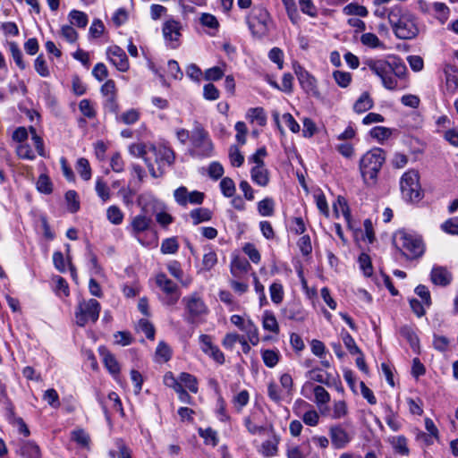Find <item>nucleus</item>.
I'll return each instance as SVG.
<instances>
[{
	"label": "nucleus",
	"mask_w": 458,
	"mask_h": 458,
	"mask_svg": "<svg viewBox=\"0 0 458 458\" xmlns=\"http://www.w3.org/2000/svg\"><path fill=\"white\" fill-rule=\"evenodd\" d=\"M366 64L381 79L383 86L390 90L397 88V78H403L407 71L404 63L395 56L387 60L369 59L366 62Z\"/></svg>",
	"instance_id": "f257e3e1"
},
{
	"label": "nucleus",
	"mask_w": 458,
	"mask_h": 458,
	"mask_svg": "<svg viewBox=\"0 0 458 458\" xmlns=\"http://www.w3.org/2000/svg\"><path fill=\"white\" fill-rule=\"evenodd\" d=\"M386 161V152L380 148H374L366 152L360 160V172L364 182L375 185L377 175Z\"/></svg>",
	"instance_id": "f03ea898"
},
{
	"label": "nucleus",
	"mask_w": 458,
	"mask_h": 458,
	"mask_svg": "<svg viewBox=\"0 0 458 458\" xmlns=\"http://www.w3.org/2000/svg\"><path fill=\"white\" fill-rule=\"evenodd\" d=\"M138 204L141 208V212L133 217L131 223L132 233L135 236L150 228L153 224L151 216L156 212V199L152 198L146 199L140 196L138 199Z\"/></svg>",
	"instance_id": "7ed1b4c3"
},
{
	"label": "nucleus",
	"mask_w": 458,
	"mask_h": 458,
	"mask_svg": "<svg viewBox=\"0 0 458 458\" xmlns=\"http://www.w3.org/2000/svg\"><path fill=\"white\" fill-rule=\"evenodd\" d=\"M252 35L262 38L268 34L272 20L267 10L262 5H255L246 18Z\"/></svg>",
	"instance_id": "20e7f679"
},
{
	"label": "nucleus",
	"mask_w": 458,
	"mask_h": 458,
	"mask_svg": "<svg viewBox=\"0 0 458 458\" xmlns=\"http://www.w3.org/2000/svg\"><path fill=\"white\" fill-rule=\"evenodd\" d=\"M419 179V173L415 170H410L402 176L400 187L403 198L405 200L419 202L423 198Z\"/></svg>",
	"instance_id": "39448f33"
},
{
	"label": "nucleus",
	"mask_w": 458,
	"mask_h": 458,
	"mask_svg": "<svg viewBox=\"0 0 458 458\" xmlns=\"http://www.w3.org/2000/svg\"><path fill=\"white\" fill-rule=\"evenodd\" d=\"M396 237L393 242L398 249L404 250L403 251L404 256L414 259L423 254L424 245L420 238L403 231L398 232Z\"/></svg>",
	"instance_id": "423d86ee"
},
{
	"label": "nucleus",
	"mask_w": 458,
	"mask_h": 458,
	"mask_svg": "<svg viewBox=\"0 0 458 458\" xmlns=\"http://www.w3.org/2000/svg\"><path fill=\"white\" fill-rule=\"evenodd\" d=\"M100 310V303L95 299L80 301L75 311L76 324L85 327L89 321L95 323L98 319Z\"/></svg>",
	"instance_id": "0eeeda50"
},
{
	"label": "nucleus",
	"mask_w": 458,
	"mask_h": 458,
	"mask_svg": "<svg viewBox=\"0 0 458 458\" xmlns=\"http://www.w3.org/2000/svg\"><path fill=\"white\" fill-rule=\"evenodd\" d=\"M182 302L186 310L185 320L190 324H195L198 318L208 313L205 302L197 293L184 297Z\"/></svg>",
	"instance_id": "6e6552de"
},
{
	"label": "nucleus",
	"mask_w": 458,
	"mask_h": 458,
	"mask_svg": "<svg viewBox=\"0 0 458 458\" xmlns=\"http://www.w3.org/2000/svg\"><path fill=\"white\" fill-rule=\"evenodd\" d=\"M191 140L192 145L199 149L202 156H210L213 150V143L208 138V131L198 122L194 123V128L191 133Z\"/></svg>",
	"instance_id": "1a4fd4ad"
},
{
	"label": "nucleus",
	"mask_w": 458,
	"mask_h": 458,
	"mask_svg": "<svg viewBox=\"0 0 458 458\" xmlns=\"http://www.w3.org/2000/svg\"><path fill=\"white\" fill-rule=\"evenodd\" d=\"M157 285L165 293L164 303L172 306L180 299L181 293L177 284L169 279L164 273H160L156 277Z\"/></svg>",
	"instance_id": "9d476101"
},
{
	"label": "nucleus",
	"mask_w": 458,
	"mask_h": 458,
	"mask_svg": "<svg viewBox=\"0 0 458 458\" xmlns=\"http://www.w3.org/2000/svg\"><path fill=\"white\" fill-rule=\"evenodd\" d=\"M395 36L401 39L414 38L418 33L419 29L414 21V18L410 14L393 29Z\"/></svg>",
	"instance_id": "9b49d317"
},
{
	"label": "nucleus",
	"mask_w": 458,
	"mask_h": 458,
	"mask_svg": "<svg viewBox=\"0 0 458 458\" xmlns=\"http://www.w3.org/2000/svg\"><path fill=\"white\" fill-rule=\"evenodd\" d=\"M106 55L109 61L117 68L118 71H128L130 67L129 60L123 48L118 46H112L107 48Z\"/></svg>",
	"instance_id": "f8f14e48"
},
{
	"label": "nucleus",
	"mask_w": 458,
	"mask_h": 458,
	"mask_svg": "<svg viewBox=\"0 0 458 458\" xmlns=\"http://www.w3.org/2000/svg\"><path fill=\"white\" fill-rule=\"evenodd\" d=\"M293 70L304 91L315 93L317 91L316 79L298 63L293 64Z\"/></svg>",
	"instance_id": "ddd939ff"
},
{
	"label": "nucleus",
	"mask_w": 458,
	"mask_h": 458,
	"mask_svg": "<svg viewBox=\"0 0 458 458\" xmlns=\"http://www.w3.org/2000/svg\"><path fill=\"white\" fill-rule=\"evenodd\" d=\"M130 152L131 155L139 157H142L148 168L149 174L154 178H159L163 176L165 174V171L160 166L157 168V170L155 169L153 164L149 161V159L146 157L148 151H147V146L143 143H135L130 146Z\"/></svg>",
	"instance_id": "4468645a"
},
{
	"label": "nucleus",
	"mask_w": 458,
	"mask_h": 458,
	"mask_svg": "<svg viewBox=\"0 0 458 458\" xmlns=\"http://www.w3.org/2000/svg\"><path fill=\"white\" fill-rule=\"evenodd\" d=\"M149 151H151L154 156L156 162L158 164V167L161 166L160 163L165 162L168 165H172L175 160V153L174 150L166 146H160L158 148L155 146H150Z\"/></svg>",
	"instance_id": "2eb2a0df"
},
{
	"label": "nucleus",
	"mask_w": 458,
	"mask_h": 458,
	"mask_svg": "<svg viewBox=\"0 0 458 458\" xmlns=\"http://www.w3.org/2000/svg\"><path fill=\"white\" fill-rule=\"evenodd\" d=\"M430 278L434 284L446 286L451 283L452 275L443 267H434Z\"/></svg>",
	"instance_id": "dca6fc26"
},
{
	"label": "nucleus",
	"mask_w": 458,
	"mask_h": 458,
	"mask_svg": "<svg viewBox=\"0 0 458 458\" xmlns=\"http://www.w3.org/2000/svg\"><path fill=\"white\" fill-rule=\"evenodd\" d=\"M330 437L332 444L336 448H343L349 442L346 431L340 426L332 427L330 428Z\"/></svg>",
	"instance_id": "f3484780"
},
{
	"label": "nucleus",
	"mask_w": 458,
	"mask_h": 458,
	"mask_svg": "<svg viewBox=\"0 0 458 458\" xmlns=\"http://www.w3.org/2000/svg\"><path fill=\"white\" fill-rule=\"evenodd\" d=\"M250 174L251 180L261 187L267 186L269 182V172L265 165L253 166Z\"/></svg>",
	"instance_id": "a211bd4d"
},
{
	"label": "nucleus",
	"mask_w": 458,
	"mask_h": 458,
	"mask_svg": "<svg viewBox=\"0 0 458 458\" xmlns=\"http://www.w3.org/2000/svg\"><path fill=\"white\" fill-rule=\"evenodd\" d=\"M250 268V262L244 258L236 257L231 262V273L237 278L246 274Z\"/></svg>",
	"instance_id": "6ab92c4d"
},
{
	"label": "nucleus",
	"mask_w": 458,
	"mask_h": 458,
	"mask_svg": "<svg viewBox=\"0 0 458 458\" xmlns=\"http://www.w3.org/2000/svg\"><path fill=\"white\" fill-rule=\"evenodd\" d=\"M99 352L103 357V361L106 368L113 375H117L120 372V366L114 356L107 351L105 347L99 348Z\"/></svg>",
	"instance_id": "aec40b11"
},
{
	"label": "nucleus",
	"mask_w": 458,
	"mask_h": 458,
	"mask_svg": "<svg viewBox=\"0 0 458 458\" xmlns=\"http://www.w3.org/2000/svg\"><path fill=\"white\" fill-rule=\"evenodd\" d=\"M101 92L105 96H109L107 105L112 112L117 111V104L114 101L115 83L113 80L106 81L101 87Z\"/></svg>",
	"instance_id": "412c9836"
},
{
	"label": "nucleus",
	"mask_w": 458,
	"mask_h": 458,
	"mask_svg": "<svg viewBox=\"0 0 458 458\" xmlns=\"http://www.w3.org/2000/svg\"><path fill=\"white\" fill-rule=\"evenodd\" d=\"M446 87L454 91L458 88V69L454 65L447 64L444 69Z\"/></svg>",
	"instance_id": "4be33fe9"
},
{
	"label": "nucleus",
	"mask_w": 458,
	"mask_h": 458,
	"mask_svg": "<svg viewBox=\"0 0 458 458\" xmlns=\"http://www.w3.org/2000/svg\"><path fill=\"white\" fill-rule=\"evenodd\" d=\"M400 335L405 338L408 343L410 344L411 348L417 352L420 347V341L419 337L415 334L414 330L410 326H403L399 329Z\"/></svg>",
	"instance_id": "5701e85b"
},
{
	"label": "nucleus",
	"mask_w": 458,
	"mask_h": 458,
	"mask_svg": "<svg viewBox=\"0 0 458 458\" xmlns=\"http://www.w3.org/2000/svg\"><path fill=\"white\" fill-rule=\"evenodd\" d=\"M163 34L165 39L178 40L180 34V24L174 20L166 21L163 26Z\"/></svg>",
	"instance_id": "b1692460"
},
{
	"label": "nucleus",
	"mask_w": 458,
	"mask_h": 458,
	"mask_svg": "<svg viewBox=\"0 0 458 458\" xmlns=\"http://www.w3.org/2000/svg\"><path fill=\"white\" fill-rule=\"evenodd\" d=\"M374 102L369 92H363L353 105L354 112L358 114L364 113L373 107Z\"/></svg>",
	"instance_id": "393cba45"
},
{
	"label": "nucleus",
	"mask_w": 458,
	"mask_h": 458,
	"mask_svg": "<svg viewBox=\"0 0 458 458\" xmlns=\"http://www.w3.org/2000/svg\"><path fill=\"white\" fill-rule=\"evenodd\" d=\"M408 12L404 11L401 6L395 5L388 10L387 18L388 21L394 29L397 24H399L403 18H406L410 15Z\"/></svg>",
	"instance_id": "a878e982"
},
{
	"label": "nucleus",
	"mask_w": 458,
	"mask_h": 458,
	"mask_svg": "<svg viewBox=\"0 0 458 458\" xmlns=\"http://www.w3.org/2000/svg\"><path fill=\"white\" fill-rule=\"evenodd\" d=\"M21 455L24 458H41V452L35 443L27 441L21 447Z\"/></svg>",
	"instance_id": "bb28decb"
},
{
	"label": "nucleus",
	"mask_w": 458,
	"mask_h": 458,
	"mask_svg": "<svg viewBox=\"0 0 458 458\" xmlns=\"http://www.w3.org/2000/svg\"><path fill=\"white\" fill-rule=\"evenodd\" d=\"M193 225H197L202 222L209 221L212 218V212L204 208H195L190 213Z\"/></svg>",
	"instance_id": "cd10ccee"
},
{
	"label": "nucleus",
	"mask_w": 458,
	"mask_h": 458,
	"mask_svg": "<svg viewBox=\"0 0 458 458\" xmlns=\"http://www.w3.org/2000/svg\"><path fill=\"white\" fill-rule=\"evenodd\" d=\"M263 327L267 331H270L277 334L279 332V326L277 320L273 314V312L269 310H266L263 315Z\"/></svg>",
	"instance_id": "c85d7f7f"
},
{
	"label": "nucleus",
	"mask_w": 458,
	"mask_h": 458,
	"mask_svg": "<svg viewBox=\"0 0 458 458\" xmlns=\"http://www.w3.org/2000/svg\"><path fill=\"white\" fill-rule=\"evenodd\" d=\"M338 208H340L343 216H344V218L348 224V226L350 228H352L351 210H350V208L348 206L346 199L344 197L339 196L337 198V201L334 204V210L335 213H338Z\"/></svg>",
	"instance_id": "c756f323"
},
{
	"label": "nucleus",
	"mask_w": 458,
	"mask_h": 458,
	"mask_svg": "<svg viewBox=\"0 0 458 458\" xmlns=\"http://www.w3.org/2000/svg\"><path fill=\"white\" fill-rule=\"evenodd\" d=\"M343 13L345 15H356L360 17H366L369 13L367 8L363 5L359 4L358 3H350L346 6L344 7Z\"/></svg>",
	"instance_id": "7c9ffc66"
},
{
	"label": "nucleus",
	"mask_w": 458,
	"mask_h": 458,
	"mask_svg": "<svg viewBox=\"0 0 458 458\" xmlns=\"http://www.w3.org/2000/svg\"><path fill=\"white\" fill-rule=\"evenodd\" d=\"M179 380L182 385L183 384L191 392L194 394L198 392V380L193 375L187 372H182L179 376Z\"/></svg>",
	"instance_id": "2f4dec72"
},
{
	"label": "nucleus",
	"mask_w": 458,
	"mask_h": 458,
	"mask_svg": "<svg viewBox=\"0 0 458 458\" xmlns=\"http://www.w3.org/2000/svg\"><path fill=\"white\" fill-rule=\"evenodd\" d=\"M258 210L263 216H271L275 210V202L271 198H266L258 203Z\"/></svg>",
	"instance_id": "473e14b6"
},
{
	"label": "nucleus",
	"mask_w": 458,
	"mask_h": 458,
	"mask_svg": "<svg viewBox=\"0 0 458 458\" xmlns=\"http://www.w3.org/2000/svg\"><path fill=\"white\" fill-rule=\"evenodd\" d=\"M360 42L364 46H367L371 48H377V47L383 48L385 47L384 43L379 40L376 34L370 33V32L362 34L360 37Z\"/></svg>",
	"instance_id": "72a5a7b5"
},
{
	"label": "nucleus",
	"mask_w": 458,
	"mask_h": 458,
	"mask_svg": "<svg viewBox=\"0 0 458 458\" xmlns=\"http://www.w3.org/2000/svg\"><path fill=\"white\" fill-rule=\"evenodd\" d=\"M71 23L76 25L79 28H85L88 24V16L85 13L72 10L69 13Z\"/></svg>",
	"instance_id": "f704fd0d"
},
{
	"label": "nucleus",
	"mask_w": 458,
	"mask_h": 458,
	"mask_svg": "<svg viewBox=\"0 0 458 458\" xmlns=\"http://www.w3.org/2000/svg\"><path fill=\"white\" fill-rule=\"evenodd\" d=\"M392 132L393 131L390 128L376 126L370 130L369 135L379 142H382L387 140L392 135Z\"/></svg>",
	"instance_id": "c9c22d12"
},
{
	"label": "nucleus",
	"mask_w": 458,
	"mask_h": 458,
	"mask_svg": "<svg viewBox=\"0 0 458 458\" xmlns=\"http://www.w3.org/2000/svg\"><path fill=\"white\" fill-rule=\"evenodd\" d=\"M37 189L39 192L44 194H50L53 191V183L50 180V178L45 174H42L38 176V182H37Z\"/></svg>",
	"instance_id": "e433bc0d"
},
{
	"label": "nucleus",
	"mask_w": 458,
	"mask_h": 458,
	"mask_svg": "<svg viewBox=\"0 0 458 458\" xmlns=\"http://www.w3.org/2000/svg\"><path fill=\"white\" fill-rule=\"evenodd\" d=\"M9 48L12 54V56L16 64V65L21 69L24 70L26 68V64L22 60V53L15 42H9Z\"/></svg>",
	"instance_id": "4c0bfd02"
},
{
	"label": "nucleus",
	"mask_w": 458,
	"mask_h": 458,
	"mask_svg": "<svg viewBox=\"0 0 458 458\" xmlns=\"http://www.w3.org/2000/svg\"><path fill=\"white\" fill-rule=\"evenodd\" d=\"M262 359L267 367L274 368L279 361V353L274 350H264Z\"/></svg>",
	"instance_id": "58836bf2"
},
{
	"label": "nucleus",
	"mask_w": 458,
	"mask_h": 458,
	"mask_svg": "<svg viewBox=\"0 0 458 458\" xmlns=\"http://www.w3.org/2000/svg\"><path fill=\"white\" fill-rule=\"evenodd\" d=\"M242 331H245L250 342L253 345H257L259 338V330L257 327L253 324L251 320H248L246 322V326L242 327Z\"/></svg>",
	"instance_id": "ea45409f"
},
{
	"label": "nucleus",
	"mask_w": 458,
	"mask_h": 458,
	"mask_svg": "<svg viewBox=\"0 0 458 458\" xmlns=\"http://www.w3.org/2000/svg\"><path fill=\"white\" fill-rule=\"evenodd\" d=\"M179 249L176 238H167L162 242L160 250L163 254H174Z\"/></svg>",
	"instance_id": "a19ab883"
},
{
	"label": "nucleus",
	"mask_w": 458,
	"mask_h": 458,
	"mask_svg": "<svg viewBox=\"0 0 458 458\" xmlns=\"http://www.w3.org/2000/svg\"><path fill=\"white\" fill-rule=\"evenodd\" d=\"M107 219L114 225H120L123 220V214L117 206H111L106 211Z\"/></svg>",
	"instance_id": "79ce46f5"
},
{
	"label": "nucleus",
	"mask_w": 458,
	"mask_h": 458,
	"mask_svg": "<svg viewBox=\"0 0 458 458\" xmlns=\"http://www.w3.org/2000/svg\"><path fill=\"white\" fill-rule=\"evenodd\" d=\"M343 342L352 355L360 353V349L357 346L352 336L346 331L342 332Z\"/></svg>",
	"instance_id": "37998d69"
},
{
	"label": "nucleus",
	"mask_w": 458,
	"mask_h": 458,
	"mask_svg": "<svg viewBox=\"0 0 458 458\" xmlns=\"http://www.w3.org/2000/svg\"><path fill=\"white\" fill-rule=\"evenodd\" d=\"M229 158L232 165L235 167H240L244 162L243 155L235 145H232L229 148Z\"/></svg>",
	"instance_id": "c03bdc74"
},
{
	"label": "nucleus",
	"mask_w": 458,
	"mask_h": 458,
	"mask_svg": "<svg viewBox=\"0 0 458 458\" xmlns=\"http://www.w3.org/2000/svg\"><path fill=\"white\" fill-rule=\"evenodd\" d=\"M271 300L275 304H279L284 299L283 285L279 283H273L269 287Z\"/></svg>",
	"instance_id": "a18cd8bd"
},
{
	"label": "nucleus",
	"mask_w": 458,
	"mask_h": 458,
	"mask_svg": "<svg viewBox=\"0 0 458 458\" xmlns=\"http://www.w3.org/2000/svg\"><path fill=\"white\" fill-rule=\"evenodd\" d=\"M77 171L83 180L88 181L90 179L91 169H90L89 163L88 159L81 157L78 160Z\"/></svg>",
	"instance_id": "49530a36"
},
{
	"label": "nucleus",
	"mask_w": 458,
	"mask_h": 458,
	"mask_svg": "<svg viewBox=\"0 0 458 458\" xmlns=\"http://www.w3.org/2000/svg\"><path fill=\"white\" fill-rule=\"evenodd\" d=\"M220 189L225 197H233L235 193L234 182L230 177H225L220 182Z\"/></svg>",
	"instance_id": "de8ad7c7"
},
{
	"label": "nucleus",
	"mask_w": 458,
	"mask_h": 458,
	"mask_svg": "<svg viewBox=\"0 0 458 458\" xmlns=\"http://www.w3.org/2000/svg\"><path fill=\"white\" fill-rule=\"evenodd\" d=\"M65 200L68 205V209L72 213H76L80 209V202L78 200V195L75 191H68L65 193Z\"/></svg>",
	"instance_id": "09e8293b"
},
{
	"label": "nucleus",
	"mask_w": 458,
	"mask_h": 458,
	"mask_svg": "<svg viewBox=\"0 0 458 458\" xmlns=\"http://www.w3.org/2000/svg\"><path fill=\"white\" fill-rule=\"evenodd\" d=\"M359 263L364 276H370L373 274V267L370 257L366 253H361L359 257Z\"/></svg>",
	"instance_id": "8fccbe9b"
},
{
	"label": "nucleus",
	"mask_w": 458,
	"mask_h": 458,
	"mask_svg": "<svg viewBox=\"0 0 458 458\" xmlns=\"http://www.w3.org/2000/svg\"><path fill=\"white\" fill-rule=\"evenodd\" d=\"M284 316L290 320L301 321L304 319L303 312L297 307H286L282 310Z\"/></svg>",
	"instance_id": "3c124183"
},
{
	"label": "nucleus",
	"mask_w": 458,
	"mask_h": 458,
	"mask_svg": "<svg viewBox=\"0 0 458 458\" xmlns=\"http://www.w3.org/2000/svg\"><path fill=\"white\" fill-rule=\"evenodd\" d=\"M72 439L82 447L89 445V436L83 429H77L72 432Z\"/></svg>",
	"instance_id": "603ef678"
},
{
	"label": "nucleus",
	"mask_w": 458,
	"mask_h": 458,
	"mask_svg": "<svg viewBox=\"0 0 458 458\" xmlns=\"http://www.w3.org/2000/svg\"><path fill=\"white\" fill-rule=\"evenodd\" d=\"M167 269H168L169 273L174 277H175L177 280L181 281L182 283V284L187 285L189 284V282L182 281L183 271L181 268L180 262H178L176 260H173V261L169 262L167 265Z\"/></svg>",
	"instance_id": "864d4df0"
},
{
	"label": "nucleus",
	"mask_w": 458,
	"mask_h": 458,
	"mask_svg": "<svg viewBox=\"0 0 458 458\" xmlns=\"http://www.w3.org/2000/svg\"><path fill=\"white\" fill-rule=\"evenodd\" d=\"M199 434L201 437L204 438L206 444H210L213 446H216L218 443V438L216 436V432L213 430L211 428H208L206 429L199 428Z\"/></svg>",
	"instance_id": "5fc2aeb1"
},
{
	"label": "nucleus",
	"mask_w": 458,
	"mask_h": 458,
	"mask_svg": "<svg viewBox=\"0 0 458 458\" xmlns=\"http://www.w3.org/2000/svg\"><path fill=\"white\" fill-rule=\"evenodd\" d=\"M333 77L335 82L342 88L348 87L352 81V75L347 72L335 71Z\"/></svg>",
	"instance_id": "6e6d98bb"
},
{
	"label": "nucleus",
	"mask_w": 458,
	"mask_h": 458,
	"mask_svg": "<svg viewBox=\"0 0 458 458\" xmlns=\"http://www.w3.org/2000/svg\"><path fill=\"white\" fill-rule=\"evenodd\" d=\"M138 327L146 335L148 339L154 340L156 332L155 327L148 319H140Z\"/></svg>",
	"instance_id": "4d7b16f0"
},
{
	"label": "nucleus",
	"mask_w": 458,
	"mask_h": 458,
	"mask_svg": "<svg viewBox=\"0 0 458 458\" xmlns=\"http://www.w3.org/2000/svg\"><path fill=\"white\" fill-rule=\"evenodd\" d=\"M36 72L42 77L49 76V70L43 55H39L34 62Z\"/></svg>",
	"instance_id": "13d9d810"
},
{
	"label": "nucleus",
	"mask_w": 458,
	"mask_h": 458,
	"mask_svg": "<svg viewBox=\"0 0 458 458\" xmlns=\"http://www.w3.org/2000/svg\"><path fill=\"white\" fill-rule=\"evenodd\" d=\"M299 4L301 11L310 16V17H317L318 15V9L314 5L312 0H299Z\"/></svg>",
	"instance_id": "bf43d9fd"
},
{
	"label": "nucleus",
	"mask_w": 458,
	"mask_h": 458,
	"mask_svg": "<svg viewBox=\"0 0 458 458\" xmlns=\"http://www.w3.org/2000/svg\"><path fill=\"white\" fill-rule=\"evenodd\" d=\"M289 19L293 23H297L299 19L298 10L293 0H283Z\"/></svg>",
	"instance_id": "052dcab7"
},
{
	"label": "nucleus",
	"mask_w": 458,
	"mask_h": 458,
	"mask_svg": "<svg viewBox=\"0 0 458 458\" xmlns=\"http://www.w3.org/2000/svg\"><path fill=\"white\" fill-rule=\"evenodd\" d=\"M96 191L98 197L103 200L106 201L110 198V190L106 183L98 178L96 182Z\"/></svg>",
	"instance_id": "680f3d73"
},
{
	"label": "nucleus",
	"mask_w": 458,
	"mask_h": 458,
	"mask_svg": "<svg viewBox=\"0 0 458 458\" xmlns=\"http://www.w3.org/2000/svg\"><path fill=\"white\" fill-rule=\"evenodd\" d=\"M248 116L250 117L251 121L256 120L259 125L266 123V114L262 107L250 108L248 111Z\"/></svg>",
	"instance_id": "e2e57ef3"
},
{
	"label": "nucleus",
	"mask_w": 458,
	"mask_h": 458,
	"mask_svg": "<svg viewBox=\"0 0 458 458\" xmlns=\"http://www.w3.org/2000/svg\"><path fill=\"white\" fill-rule=\"evenodd\" d=\"M313 392L318 403L326 404L330 401V395L323 386H316Z\"/></svg>",
	"instance_id": "0e129e2a"
},
{
	"label": "nucleus",
	"mask_w": 458,
	"mask_h": 458,
	"mask_svg": "<svg viewBox=\"0 0 458 458\" xmlns=\"http://www.w3.org/2000/svg\"><path fill=\"white\" fill-rule=\"evenodd\" d=\"M217 263V257L214 250H209L205 253L202 259V266L204 270H210Z\"/></svg>",
	"instance_id": "69168bd1"
},
{
	"label": "nucleus",
	"mask_w": 458,
	"mask_h": 458,
	"mask_svg": "<svg viewBox=\"0 0 458 458\" xmlns=\"http://www.w3.org/2000/svg\"><path fill=\"white\" fill-rule=\"evenodd\" d=\"M79 109L88 118L91 119L96 116V111L89 99H82L79 104Z\"/></svg>",
	"instance_id": "338daca9"
},
{
	"label": "nucleus",
	"mask_w": 458,
	"mask_h": 458,
	"mask_svg": "<svg viewBox=\"0 0 458 458\" xmlns=\"http://www.w3.org/2000/svg\"><path fill=\"white\" fill-rule=\"evenodd\" d=\"M441 228L447 233L458 234V217L446 220L442 224Z\"/></svg>",
	"instance_id": "774afa93"
}]
</instances>
